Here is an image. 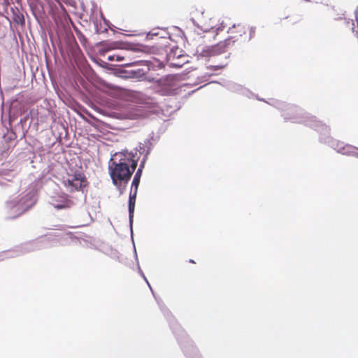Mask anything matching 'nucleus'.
<instances>
[{
    "label": "nucleus",
    "instance_id": "f257e3e1",
    "mask_svg": "<svg viewBox=\"0 0 358 358\" xmlns=\"http://www.w3.org/2000/svg\"><path fill=\"white\" fill-rule=\"evenodd\" d=\"M137 166V162L123 152L115 153L108 162V170L115 185L127 183Z\"/></svg>",
    "mask_w": 358,
    "mask_h": 358
},
{
    "label": "nucleus",
    "instance_id": "7ed1b4c3",
    "mask_svg": "<svg viewBox=\"0 0 358 358\" xmlns=\"http://www.w3.org/2000/svg\"><path fill=\"white\" fill-rule=\"evenodd\" d=\"M64 185L73 192L80 191L88 185L85 174L80 171H76L73 174L68 173L63 179Z\"/></svg>",
    "mask_w": 358,
    "mask_h": 358
},
{
    "label": "nucleus",
    "instance_id": "9d476101",
    "mask_svg": "<svg viewBox=\"0 0 358 358\" xmlns=\"http://www.w3.org/2000/svg\"><path fill=\"white\" fill-rule=\"evenodd\" d=\"M29 4L31 6L36 7L38 5V0H27Z\"/></svg>",
    "mask_w": 358,
    "mask_h": 358
},
{
    "label": "nucleus",
    "instance_id": "ddd939ff",
    "mask_svg": "<svg viewBox=\"0 0 358 358\" xmlns=\"http://www.w3.org/2000/svg\"><path fill=\"white\" fill-rule=\"evenodd\" d=\"M225 66H226V64H222V65H220V66H216V69H222V68H224Z\"/></svg>",
    "mask_w": 358,
    "mask_h": 358
},
{
    "label": "nucleus",
    "instance_id": "2eb2a0df",
    "mask_svg": "<svg viewBox=\"0 0 358 358\" xmlns=\"http://www.w3.org/2000/svg\"><path fill=\"white\" fill-rule=\"evenodd\" d=\"M64 207V206H56V208L58 209L63 208Z\"/></svg>",
    "mask_w": 358,
    "mask_h": 358
},
{
    "label": "nucleus",
    "instance_id": "1a4fd4ad",
    "mask_svg": "<svg viewBox=\"0 0 358 358\" xmlns=\"http://www.w3.org/2000/svg\"><path fill=\"white\" fill-rule=\"evenodd\" d=\"M53 1L54 0H38V4H40L42 6H43L44 3H47L51 6V4L53 3Z\"/></svg>",
    "mask_w": 358,
    "mask_h": 358
},
{
    "label": "nucleus",
    "instance_id": "20e7f679",
    "mask_svg": "<svg viewBox=\"0 0 358 358\" xmlns=\"http://www.w3.org/2000/svg\"><path fill=\"white\" fill-rule=\"evenodd\" d=\"M143 165H141L137 171L135 173V176L134 177L131 187L134 189V192L132 193V191L130 193L129 198V220L131 222L132 219L134 217V213L135 209V202H136V197L137 194L138 187L140 183L141 177L142 175V170H143Z\"/></svg>",
    "mask_w": 358,
    "mask_h": 358
},
{
    "label": "nucleus",
    "instance_id": "0eeeda50",
    "mask_svg": "<svg viewBox=\"0 0 358 358\" xmlns=\"http://www.w3.org/2000/svg\"><path fill=\"white\" fill-rule=\"evenodd\" d=\"M13 21L22 25L24 24V16L22 14H16L13 17Z\"/></svg>",
    "mask_w": 358,
    "mask_h": 358
},
{
    "label": "nucleus",
    "instance_id": "f03ea898",
    "mask_svg": "<svg viewBox=\"0 0 358 358\" xmlns=\"http://www.w3.org/2000/svg\"><path fill=\"white\" fill-rule=\"evenodd\" d=\"M230 36L226 39L228 44H234L235 42L245 43L252 37L255 31L252 29L242 24L234 25L229 29Z\"/></svg>",
    "mask_w": 358,
    "mask_h": 358
},
{
    "label": "nucleus",
    "instance_id": "39448f33",
    "mask_svg": "<svg viewBox=\"0 0 358 358\" xmlns=\"http://www.w3.org/2000/svg\"><path fill=\"white\" fill-rule=\"evenodd\" d=\"M228 44L227 40L222 41L213 46L208 47L202 51L203 56L213 57L225 52L227 50Z\"/></svg>",
    "mask_w": 358,
    "mask_h": 358
},
{
    "label": "nucleus",
    "instance_id": "6e6552de",
    "mask_svg": "<svg viewBox=\"0 0 358 358\" xmlns=\"http://www.w3.org/2000/svg\"><path fill=\"white\" fill-rule=\"evenodd\" d=\"M355 22H356V29L355 27H352V29L354 32H355L358 35V6H357L355 10Z\"/></svg>",
    "mask_w": 358,
    "mask_h": 358
},
{
    "label": "nucleus",
    "instance_id": "9b49d317",
    "mask_svg": "<svg viewBox=\"0 0 358 358\" xmlns=\"http://www.w3.org/2000/svg\"><path fill=\"white\" fill-rule=\"evenodd\" d=\"M115 57H116V58L115 59V60H116V61H122L124 59V58L122 57H120L118 55H116Z\"/></svg>",
    "mask_w": 358,
    "mask_h": 358
},
{
    "label": "nucleus",
    "instance_id": "dca6fc26",
    "mask_svg": "<svg viewBox=\"0 0 358 358\" xmlns=\"http://www.w3.org/2000/svg\"><path fill=\"white\" fill-rule=\"evenodd\" d=\"M189 263H192V264H195V262L193 259H189Z\"/></svg>",
    "mask_w": 358,
    "mask_h": 358
},
{
    "label": "nucleus",
    "instance_id": "4468645a",
    "mask_svg": "<svg viewBox=\"0 0 358 358\" xmlns=\"http://www.w3.org/2000/svg\"><path fill=\"white\" fill-rule=\"evenodd\" d=\"M115 56H116V55H113V56L109 57H108V60H110V61H113V60H115Z\"/></svg>",
    "mask_w": 358,
    "mask_h": 358
},
{
    "label": "nucleus",
    "instance_id": "423d86ee",
    "mask_svg": "<svg viewBox=\"0 0 358 358\" xmlns=\"http://www.w3.org/2000/svg\"><path fill=\"white\" fill-rule=\"evenodd\" d=\"M9 208H10L11 210H14L16 209L17 215H20L26 210V209L23 206H20L19 203H15V201H12L9 203Z\"/></svg>",
    "mask_w": 358,
    "mask_h": 358
},
{
    "label": "nucleus",
    "instance_id": "f8f14e48",
    "mask_svg": "<svg viewBox=\"0 0 358 358\" xmlns=\"http://www.w3.org/2000/svg\"><path fill=\"white\" fill-rule=\"evenodd\" d=\"M138 73V75L137 76H140L141 74L140 73H141V70L138 69L137 71H131V73L133 74H136V73Z\"/></svg>",
    "mask_w": 358,
    "mask_h": 358
}]
</instances>
